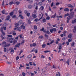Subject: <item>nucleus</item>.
I'll return each mask as SVG.
<instances>
[{
	"label": "nucleus",
	"instance_id": "nucleus-1",
	"mask_svg": "<svg viewBox=\"0 0 76 76\" xmlns=\"http://www.w3.org/2000/svg\"><path fill=\"white\" fill-rule=\"evenodd\" d=\"M9 40H8V42H10V43H12L13 42V41L12 40H13L14 39V38L11 37L9 39Z\"/></svg>",
	"mask_w": 76,
	"mask_h": 76
},
{
	"label": "nucleus",
	"instance_id": "nucleus-2",
	"mask_svg": "<svg viewBox=\"0 0 76 76\" xmlns=\"http://www.w3.org/2000/svg\"><path fill=\"white\" fill-rule=\"evenodd\" d=\"M70 15L71 17V18H73V17L75 16V14H74V12H72L70 13Z\"/></svg>",
	"mask_w": 76,
	"mask_h": 76
},
{
	"label": "nucleus",
	"instance_id": "nucleus-3",
	"mask_svg": "<svg viewBox=\"0 0 76 76\" xmlns=\"http://www.w3.org/2000/svg\"><path fill=\"white\" fill-rule=\"evenodd\" d=\"M62 46V44L61 43H59L58 44V49L59 50H61V48H62V47H61Z\"/></svg>",
	"mask_w": 76,
	"mask_h": 76
},
{
	"label": "nucleus",
	"instance_id": "nucleus-4",
	"mask_svg": "<svg viewBox=\"0 0 76 76\" xmlns=\"http://www.w3.org/2000/svg\"><path fill=\"white\" fill-rule=\"evenodd\" d=\"M64 12H69V11H70V10L68 8H65L64 9Z\"/></svg>",
	"mask_w": 76,
	"mask_h": 76
},
{
	"label": "nucleus",
	"instance_id": "nucleus-5",
	"mask_svg": "<svg viewBox=\"0 0 76 76\" xmlns=\"http://www.w3.org/2000/svg\"><path fill=\"white\" fill-rule=\"evenodd\" d=\"M68 7H70L71 8H72L73 7V5H72V4H68L67 5Z\"/></svg>",
	"mask_w": 76,
	"mask_h": 76
},
{
	"label": "nucleus",
	"instance_id": "nucleus-6",
	"mask_svg": "<svg viewBox=\"0 0 76 76\" xmlns=\"http://www.w3.org/2000/svg\"><path fill=\"white\" fill-rule=\"evenodd\" d=\"M17 42V40L14 39L13 41V43L12 44V45H15V43H16Z\"/></svg>",
	"mask_w": 76,
	"mask_h": 76
},
{
	"label": "nucleus",
	"instance_id": "nucleus-7",
	"mask_svg": "<svg viewBox=\"0 0 76 76\" xmlns=\"http://www.w3.org/2000/svg\"><path fill=\"white\" fill-rule=\"evenodd\" d=\"M76 23V19H75L74 20H72V23Z\"/></svg>",
	"mask_w": 76,
	"mask_h": 76
},
{
	"label": "nucleus",
	"instance_id": "nucleus-8",
	"mask_svg": "<svg viewBox=\"0 0 76 76\" xmlns=\"http://www.w3.org/2000/svg\"><path fill=\"white\" fill-rule=\"evenodd\" d=\"M66 62L67 64L69 65V63H70V61L69 60V59H68L67 61H66Z\"/></svg>",
	"mask_w": 76,
	"mask_h": 76
},
{
	"label": "nucleus",
	"instance_id": "nucleus-9",
	"mask_svg": "<svg viewBox=\"0 0 76 76\" xmlns=\"http://www.w3.org/2000/svg\"><path fill=\"white\" fill-rule=\"evenodd\" d=\"M20 43H18L17 45H16L15 46V47H19V46H20Z\"/></svg>",
	"mask_w": 76,
	"mask_h": 76
},
{
	"label": "nucleus",
	"instance_id": "nucleus-10",
	"mask_svg": "<svg viewBox=\"0 0 76 76\" xmlns=\"http://www.w3.org/2000/svg\"><path fill=\"white\" fill-rule=\"evenodd\" d=\"M28 9H32V5L30 4L28 6Z\"/></svg>",
	"mask_w": 76,
	"mask_h": 76
},
{
	"label": "nucleus",
	"instance_id": "nucleus-11",
	"mask_svg": "<svg viewBox=\"0 0 76 76\" xmlns=\"http://www.w3.org/2000/svg\"><path fill=\"white\" fill-rule=\"evenodd\" d=\"M73 18H72V17L69 16L68 17H67V19L68 20H70V19H72Z\"/></svg>",
	"mask_w": 76,
	"mask_h": 76
},
{
	"label": "nucleus",
	"instance_id": "nucleus-12",
	"mask_svg": "<svg viewBox=\"0 0 76 76\" xmlns=\"http://www.w3.org/2000/svg\"><path fill=\"white\" fill-rule=\"evenodd\" d=\"M10 15H8V16H7V20H9V19H10Z\"/></svg>",
	"mask_w": 76,
	"mask_h": 76
},
{
	"label": "nucleus",
	"instance_id": "nucleus-13",
	"mask_svg": "<svg viewBox=\"0 0 76 76\" xmlns=\"http://www.w3.org/2000/svg\"><path fill=\"white\" fill-rule=\"evenodd\" d=\"M32 16L34 18H36L37 17V16L35 14H33Z\"/></svg>",
	"mask_w": 76,
	"mask_h": 76
},
{
	"label": "nucleus",
	"instance_id": "nucleus-14",
	"mask_svg": "<svg viewBox=\"0 0 76 76\" xmlns=\"http://www.w3.org/2000/svg\"><path fill=\"white\" fill-rule=\"evenodd\" d=\"M70 15H69V13H67V14H66L65 15V16L64 17V18H66V16H69Z\"/></svg>",
	"mask_w": 76,
	"mask_h": 76
},
{
	"label": "nucleus",
	"instance_id": "nucleus-15",
	"mask_svg": "<svg viewBox=\"0 0 76 76\" xmlns=\"http://www.w3.org/2000/svg\"><path fill=\"white\" fill-rule=\"evenodd\" d=\"M52 69H57L56 67V66L54 65L52 66Z\"/></svg>",
	"mask_w": 76,
	"mask_h": 76
},
{
	"label": "nucleus",
	"instance_id": "nucleus-16",
	"mask_svg": "<svg viewBox=\"0 0 76 76\" xmlns=\"http://www.w3.org/2000/svg\"><path fill=\"white\" fill-rule=\"evenodd\" d=\"M10 15L11 16H12L13 15V12H11V13H10Z\"/></svg>",
	"mask_w": 76,
	"mask_h": 76
},
{
	"label": "nucleus",
	"instance_id": "nucleus-17",
	"mask_svg": "<svg viewBox=\"0 0 76 76\" xmlns=\"http://www.w3.org/2000/svg\"><path fill=\"white\" fill-rule=\"evenodd\" d=\"M40 9L42 10H44V6H42L41 7H40Z\"/></svg>",
	"mask_w": 76,
	"mask_h": 76
},
{
	"label": "nucleus",
	"instance_id": "nucleus-18",
	"mask_svg": "<svg viewBox=\"0 0 76 76\" xmlns=\"http://www.w3.org/2000/svg\"><path fill=\"white\" fill-rule=\"evenodd\" d=\"M50 50H46L44 51V53H50Z\"/></svg>",
	"mask_w": 76,
	"mask_h": 76
},
{
	"label": "nucleus",
	"instance_id": "nucleus-19",
	"mask_svg": "<svg viewBox=\"0 0 76 76\" xmlns=\"http://www.w3.org/2000/svg\"><path fill=\"white\" fill-rule=\"evenodd\" d=\"M32 57V55H30L27 56L28 58H31Z\"/></svg>",
	"mask_w": 76,
	"mask_h": 76
},
{
	"label": "nucleus",
	"instance_id": "nucleus-20",
	"mask_svg": "<svg viewBox=\"0 0 76 76\" xmlns=\"http://www.w3.org/2000/svg\"><path fill=\"white\" fill-rule=\"evenodd\" d=\"M22 36V35L20 34V35H19L18 37H20V39L23 38V37Z\"/></svg>",
	"mask_w": 76,
	"mask_h": 76
},
{
	"label": "nucleus",
	"instance_id": "nucleus-21",
	"mask_svg": "<svg viewBox=\"0 0 76 76\" xmlns=\"http://www.w3.org/2000/svg\"><path fill=\"white\" fill-rule=\"evenodd\" d=\"M18 28L17 29V31H21V28L19 27H18Z\"/></svg>",
	"mask_w": 76,
	"mask_h": 76
},
{
	"label": "nucleus",
	"instance_id": "nucleus-22",
	"mask_svg": "<svg viewBox=\"0 0 76 76\" xmlns=\"http://www.w3.org/2000/svg\"><path fill=\"white\" fill-rule=\"evenodd\" d=\"M45 46H46V45L45 44H43L42 45V48H45Z\"/></svg>",
	"mask_w": 76,
	"mask_h": 76
},
{
	"label": "nucleus",
	"instance_id": "nucleus-23",
	"mask_svg": "<svg viewBox=\"0 0 76 76\" xmlns=\"http://www.w3.org/2000/svg\"><path fill=\"white\" fill-rule=\"evenodd\" d=\"M1 38L2 39H6V37H3V36H2V35H1Z\"/></svg>",
	"mask_w": 76,
	"mask_h": 76
},
{
	"label": "nucleus",
	"instance_id": "nucleus-24",
	"mask_svg": "<svg viewBox=\"0 0 76 76\" xmlns=\"http://www.w3.org/2000/svg\"><path fill=\"white\" fill-rule=\"evenodd\" d=\"M9 46H10V44H9L8 45H5L4 46L5 47H9Z\"/></svg>",
	"mask_w": 76,
	"mask_h": 76
},
{
	"label": "nucleus",
	"instance_id": "nucleus-25",
	"mask_svg": "<svg viewBox=\"0 0 76 76\" xmlns=\"http://www.w3.org/2000/svg\"><path fill=\"white\" fill-rule=\"evenodd\" d=\"M7 64H12V62H10V61L9 62L7 61Z\"/></svg>",
	"mask_w": 76,
	"mask_h": 76
},
{
	"label": "nucleus",
	"instance_id": "nucleus-26",
	"mask_svg": "<svg viewBox=\"0 0 76 76\" xmlns=\"http://www.w3.org/2000/svg\"><path fill=\"white\" fill-rule=\"evenodd\" d=\"M9 4H10V5H12V4H13V1L9 3Z\"/></svg>",
	"mask_w": 76,
	"mask_h": 76
},
{
	"label": "nucleus",
	"instance_id": "nucleus-27",
	"mask_svg": "<svg viewBox=\"0 0 76 76\" xmlns=\"http://www.w3.org/2000/svg\"><path fill=\"white\" fill-rule=\"evenodd\" d=\"M50 17L48 16L46 18V20H50Z\"/></svg>",
	"mask_w": 76,
	"mask_h": 76
},
{
	"label": "nucleus",
	"instance_id": "nucleus-28",
	"mask_svg": "<svg viewBox=\"0 0 76 76\" xmlns=\"http://www.w3.org/2000/svg\"><path fill=\"white\" fill-rule=\"evenodd\" d=\"M19 57L17 56L16 58V61H17V60H19Z\"/></svg>",
	"mask_w": 76,
	"mask_h": 76
},
{
	"label": "nucleus",
	"instance_id": "nucleus-29",
	"mask_svg": "<svg viewBox=\"0 0 76 76\" xmlns=\"http://www.w3.org/2000/svg\"><path fill=\"white\" fill-rule=\"evenodd\" d=\"M19 24H20L19 23H17L15 24V27H17V26H18L19 25Z\"/></svg>",
	"mask_w": 76,
	"mask_h": 76
},
{
	"label": "nucleus",
	"instance_id": "nucleus-30",
	"mask_svg": "<svg viewBox=\"0 0 76 76\" xmlns=\"http://www.w3.org/2000/svg\"><path fill=\"white\" fill-rule=\"evenodd\" d=\"M4 51L5 52H6V51H7V49H6V48H4Z\"/></svg>",
	"mask_w": 76,
	"mask_h": 76
},
{
	"label": "nucleus",
	"instance_id": "nucleus-31",
	"mask_svg": "<svg viewBox=\"0 0 76 76\" xmlns=\"http://www.w3.org/2000/svg\"><path fill=\"white\" fill-rule=\"evenodd\" d=\"M46 19H45L44 18V19H43V20H42V22H46Z\"/></svg>",
	"mask_w": 76,
	"mask_h": 76
},
{
	"label": "nucleus",
	"instance_id": "nucleus-32",
	"mask_svg": "<svg viewBox=\"0 0 76 76\" xmlns=\"http://www.w3.org/2000/svg\"><path fill=\"white\" fill-rule=\"evenodd\" d=\"M24 42H25V40H23L21 42V44H23Z\"/></svg>",
	"mask_w": 76,
	"mask_h": 76
},
{
	"label": "nucleus",
	"instance_id": "nucleus-33",
	"mask_svg": "<svg viewBox=\"0 0 76 76\" xmlns=\"http://www.w3.org/2000/svg\"><path fill=\"white\" fill-rule=\"evenodd\" d=\"M36 50H35V49L33 48V50L31 51V52H33V51H35Z\"/></svg>",
	"mask_w": 76,
	"mask_h": 76
},
{
	"label": "nucleus",
	"instance_id": "nucleus-34",
	"mask_svg": "<svg viewBox=\"0 0 76 76\" xmlns=\"http://www.w3.org/2000/svg\"><path fill=\"white\" fill-rule=\"evenodd\" d=\"M26 15L28 17H29V16H30V13H27L26 14Z\"/></svg>",
	"mask_w": 76,
	"mask_h": 76
},
{
	"label": "nucleus",
	"instance_id": "nucleus-35",
	"mask_svg": "<svg viewBox=\"0 0 76 76\" xmlns=\"http://www.w3.org/2000/svg\"><path fill=\"white\" fill-rule=\"evenodd\" d=\"M68 37L69 38H70L72 37V35H71V34H69L68 35Z\"/></svg>",
	"mask_w": 76,
	"mask_h": 76
},
{
	"label": "nucleus",
	"instance_id": "nucleus-36",
	"mask_svg": "<svg viewBox=\"0 0 76 76\" xmlns=\"http://www.w3.org/2000/svg\"><path fill=\"white\" fill-rule=\"evenodd\" d=\"M15 4H16V5H19V4H20V2L18 1H17L16 2Z\"/></svg>",
	"mask_w": 76,
	"mask_h": 76
},
{
	"label": "nucleus",
	"instance_id": "nucleus-37",
	"mask_svg": "<svg viewBox=\"0 0 76 76\" xmlns=\"http://www.w3.org/2000/svg\"><path fill=\"white\" fill-rule=\"evenodd\" d=\"M53 30V31H54V32H56V31H57V30L56 29V28H54L52 29Z\"/></svg>",
	"mask_w": 76,
	"mask_h": 76
},
{
	"label": "nucleus",
	"instance_id": "nucleus-38",
	"mask_svg": "<svg viewBox=\"0 0 76 76\" xmlns=\"http://www.w3.org/2000/svg\"><path fill=\"white\" fill-rule=\"evenodd\" d=\"M33 46L34 47H36V46H37V44H36V43H33Z\"/></svg>",
	"mask_w": 76,
	"mask_h": 76
},
{
	"label": "nucleus",
	"instance_id": "nucleus-39",
	"mask_svg": "<svg viewBox=\"0 0 76 76\" xmlns=\"http://www.w3.org/2000/svg\"><path fill=\"white\" fill-rule=\"evenodd\" d=\"M21 28H22L23 29H25V26L23 25L21 26Z\"/></svg>",
	"mask_w": 76,
	"mask_h": 76
},
{
	"label": "nucleus",
	"instance_id": "nucleus-40",
	"mask_svg": "<svg viewBox=\"0 0 76 76\" xmlns=\"http://www.w3.org/2000/svg\"><path fill=\"white\" fill-rule=\"evenodd\" d=\"M1 12L2 14H4V13H5V10H4L2 11Z\"/></svg>",
	"mask_w": 76,
	"mask_h": 76
},
{
	"label": "nucleus",
	"instance_id": "nucleus-41",
	"mask_svg": "<svg viewBox=\"0 0 76 76\" xmlns=\"http://www.w3.org/2000/svg\"><path fill=\"white\" fill-rule=\"evenodd\" d=\"M45 37L47 38H48V36L47 34H45Z\"/></svg>",
	"mask_w": 76,
	"mask_h": 76
},
{
	"label": "nucleus",
	"instance_id": "nucleus-42",
	"mask_svg": "<svg viewBox=\"0 0 76 76\" xmlns=\"http://www.w3.org/2000/svg\"><path fill=\"white\" fill-rule=\"evenodd\" d=\"M18 10V8H16L15 10H14V11H15L16 12Z\"/></svg>",
	"mask_w": 76,
	"mask_h": 76
},
{
	"label": "nucleus",
	"instance_id": "nucleus-43",
	"mask_svg": "<svg viewBox=\"0 0 76 76\" xmlns=\"http://www.w3.org/2000/svg\"><path fill=\"white\" fill-rule=\"evenodd\" d=\"M53 42H54V41L52 40L50 42V44H53Z\"/></svg>",
	"mask_w": 76,
	"mask_h": 76
},
{
	"label": "nucleus",
	"instance_id": "nucleus-44",
	"mask_svg": "<svg viewBox=\"0 0 76 76\" xmlns=\"http://www.w3.org/2000/svg\"><path fill=\"white\" fill-rule=\"evenodd\" d=\"M41 31H44V28L42 27V29H40Z\"/></svg>",
	"mask_w": 76,
	"mask_h": 76
},
{
	"label": "nucleus",
	"instance_id": "nucleus-45",
	"mask_svg": "<svg viewBox=\"0 0 76 76\" xmlns=\"http://www.w3.org/2000/svg\"><path fill=\"white\" fill-rule=\"evenodd\" d=\"M34 29H37V26H34Z\"/></svg>",
	"mask_w": 76,
	"mask_h": 76
},
{
	"label": "nucleus",
	"instance_id": "nucleus-46",
	"mask_svg": "<svg viewBox=\"0 0 76 76\" xmlns=\"http://www.w3.org/2000/svg\"><path fill=\"white\" fill-rule=\"evenodd\" d=\"M56 14H55L52 16V17H51V18H54L56 17Z\"/></svg>",
	"mask_w": 76,
	"mask_h": 76
},
{
	"label": "nucleus",
	"instance_id": "nucleus-47",
	"mask_svg": "<svg viewBox=\"0 0 76 76\" xmlns=\"http://www.w3.org/2000/svg\"><path fill=\"white\" fill-rule=\"evenodd\" d=\"M1 32L2 34H3V35H5V33H4V31H1Z\"/></svg>",
	"mask_w": 76,
	"mask_h": 76
},
{
	"label": "nucleus",
	"instance_id": "nucleus-48",
	"mask_svg": "<svg viewBox=\"0 0 76 76\" xmlns=\"http://www.w3.org/2000/svg\"><path fill=\"white\" fill-rule=\"evenodd\" d=\"M34 21V22H37V21H38V18H36L35 19Z\"/></svg>",
	"mask_w": 76,
	"mask_h": 76
},
{
	"label": "nucleus",
	"instance_id": "nucleus-49",
	"mask_svg": "<svg viewBox=\"0 0 76 76\" xmlns=\"http://www.w3.org/2000/svg\"><path fill=\"white\" fill-rule=\"evenodd\" d=\"M60 26H65V24H61L60 25Z\"/></svg>",
	"mask_w": 76,
	"mask_h": 76
},
{
	"label": "nucleus",
	"instance_id": "nucleus-50",
	"mask_svg": "<svg viewBox=\"0 0 76 76\" xmlns=\"http://www.w3.org/2000/svg\"><path fill=\"white\" fill-rule=\"evenodd\" d=\"M22 74L23 76H25V75H26V74H25L24 72H22Z\"/></svg>",
	"mask_w": 76,
	"mask_h": 76
},
{
	"label": "nucleus",
	"instance_id": "nucleus-51",
	"mask_svg": "<svg viewBox=\"0 0 76 76\" xmlns=\"http://www.w3.org/2000/svg\"><path fill=\"white\" fill-rule=\"evenodd\" d=\"M53 29H51L50 30V32H51V33H53Z\"/></svg>",
	"mask_w": 76,
	"mask_h": 76
},
{
	"label": "nucleus",
	"instance_id": "nucleus-52",
	"mask_svg": "<svg viewBox=\"0 0 76 76\" xmlns=\"http://www.w3.org/2000/svg\"><path fill=\"white\" fill-rule=\"evenodd\" d=\"M31 76H34V75H35V74L33 73H31Z\"/></svg>",
	"mask_w": 76,
	"mask_h": 76
},
{
	"label": "nucleus",
	"instance_id": "nucleus-53",
	"mask_svg": "<svg viewBox=\"0 0 76 76\" xmlns=\"http://www.w3.org/2000/svg\"><path fill=\"white\" fill-rule=\"evenodd\" d=\"M29 63V64L30 65V66H32L33 64H32V62H30Z\"/></svg>",
	"mask_w": 76,
	"mask_h": 76
},
{
	"label": "nucleus",
	"instance_id": "nucleus-54",
	"mask_svg": "<svg viewBox=\"0 0 76 76\" xmlns=\"http://www.w3.org/2000/svg\"><path fill=\"white\" fill-rule=\"evenodd\" d=\"M1 32H2V31H3V28L2 27L1 28Z\"/></svg>",
	"mask_w": 76,
	"mask_h": 76
},
{
	"label": "nucleus",
	"instance_id": "nucleus-55",
	"mask_svg": "<svg viewBox=\"0 0 76 76\" xmlns=\"http://www.w3.org/2000/svg\"><path fill=\"white\" fill-rule=\"evenodd\" d=\"M18 12L19 13H22V11H21L20 10H19Z\"/></svg>",
	"mask_w": 76,
	"mask_h": 76
},
{
	"label": "nucleus",
	"instance_id": "nucleus-56",
	"mask_svg": "<svg viewBox=\"0 0 76 76\" xmlns=\"http://www.w3.org/2000/svg\"><path fill=\"white\" fill-rule=\"evenodd\" d=\"M7 37H12V35H7Z\"/></svg>",
	"mask_w": 76,
	"mask_h": 76
},
{
	"label": "nucleus",
	"instance_id": "nucleus-57",
	"mask_svg": "<svg viewBox=\"0 0 76 76\" xmlns=\"http://www.w3.org/2000/svg\"><path fill=\"white\" fill-rule=\"evenodd\" d=\"M43 38V37L42 36H41L39 37V38L42 39Z\"/></svg>",
	"mask_w": 76,
	"mask_h": 76
},
{
	"label": "nucleus",
	"instance_id": "nucleus-58",
	"mask_svg": "<svg viewBox=\"0 0 76 76\" xmlns=\"http://www.w3.org/2000/svg\"><path fill=\"white\" fill-rule=\"evenodd\" d=\"M6 42H2V44H3V45H4L5 44H6Z\"/></svg>",
	"mask_w": 76,
	"mask_h": 76
},
{
	"label": "nucleus",
	"instance_id": "nucleus-59",
	"mask_svg": "<svg viewBox=\"0 0 76 76\" xmlns=\"http://www.w3.org/2000/svg\"><path fill=\"white\" fill-rule=\"evenodd\" d=\"M10 51L11 53H14V50L12 49Z\"/></svg>",
	"mask_w": 76,
	"mask_h": 76
},
{
	"label": "nucleus",
	"instance_id": "nucleus-60",
	"mask_svg": "<svg viewBox=\"0 0 76 76\" xmlns=\"http://www.w3.org/2000/svg\"><path fill=\"white\" fill-rule=\"evenodd\" d=\"M13 35H16V33H13L12 34Z\"/></svg>",
	"mask_w": 76,
	"mask_h": 76
},
{
	"label": "nucleus",
	"instance_id": "nucleus-61",
	"mask_svg": "<svg viewBox=\"0 0 76 76\" xmlns=\"http://www.w3.org/2000/svg\"><path fill=\"white\" fill-rule=\"evenodd\" d=\"M59 4H60V3L59 2H57L56 3V6H57Z\"/></svg>",
	"mask_w": 76,
	"mask_h": 76
},
{
	"label": "nucleus",
	"instance_id": "nucleus-62",
	"mask_svg": "<svg viewBox=\"0 0 76 76\" xmlns=\"http://www.w3.org/2000/svg\"><path fill=\"white\" fill-rule=\"evenodd\" d=\"M41 58H45V56H43V55H42L41 56Z\"/></svg>",
	"mask_w": 76,
	"mask_h": 76
},
{
	"label": "nucleus",
	"instance_id": "nucleus-63",
	"mask_svg": "<svg viewBox=\"0 0 76 76\" xmlns=\"http://www.w3.org/2000/svg\"><path fill=\"white\" fill-rule=\"evenodd\" d=\"M18 38H19V36H18L17 37H15V39H17V40H18Z\"/></svg>",
	"mask_w": 76,
	"mask_h": 76
},
{
	"label": "nucleus",
	"instance_id": "nucleus-64",
	"mask_svg": "<svg viewBox=\"0 0 76 76\" xmlns=\"http://www.w3.org/2000/svg\"><path fill=\"white\" fill-rule=\"evenodd\" d=\"M62 40L63 41H65L66 40V38L65 37H64L62 38Z\"/></svg>",
	"mask_w": 76,
	"mask_h": 76
}]
</instances>
